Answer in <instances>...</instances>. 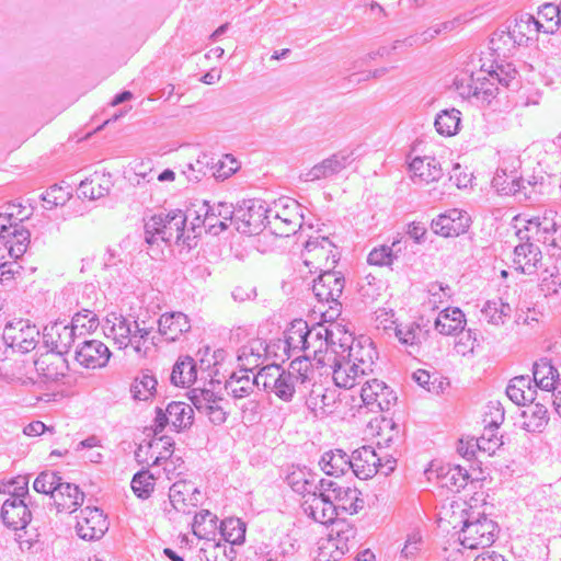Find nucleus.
<instances>
[{
	"mask_svg": "<svg viewBox=\"0 0 561 561\" xmlns=\"http://www.w3.org/2000/svg\"><path fill=\"white\" fill-rule=\"evenodd\" d=\"M110 356L108 347L98 340L83 341L76 350V360L85 368L103 367Z\"/></svg>",
	"mask_w": 561,
	"mask_h": 561,
	"instance_id": "28",
	"label": "nucleus"
},
{
	"mask_svg": "<svg viewBox=\"0 0 561 561\" xmlns=\"http://www.w3.org/2000/svg\"><path fill=\"white\" fill-rule=\"evenodd\" d=\"M192 483L186 481H178L172 484L169 491L170 503L176 511L184 510L187 502H191L195 492Z\"/></svg>",
	"mask_w": 561,
	"mask_h": 561,
	"instance_id": "53",
	"label": "nucleus"
},
{
	"mask_svg": "<svg viewBox=\"0 0 561 561\" xmlns=\"http://www.w3.org/2000/svg\"><path fill=\"white\" fill-rule=\"evenodd\" d=\"M247 525L240 518H226L220 524L224 538L232 545H241L245 538Z\"/></svg>",
	"mask_w": 561,
	"mask_h": 561,
	"instance_id": "52",
	"label": "nucleus"
},
{
	"mask_svg": "<svg viewBox=\"0 0 561 561\" xmlns=\"http://www.w3.org/2000/svg\"><path fill=\"white\" fill-rule=\"evenodd\" d=\"M107 528L106 516L98 507L87 506L77 517L76 531L81 539L98 540L104 536Z\"/></svg>",
	"mask_w": 561,
	"mask_h": 561,
	"instance_id": "19",
	"label": "nucleus"
},
{
	"mask_svg": "<svg viewBox=\"0 0 561 561\" xmlns=\"http://www.w3.org/2000/svg\"><path fill=\"white\" fill-rule=\"evenodd\" d=\"M154 488V477L148 470L137 472L131 480V489L139 499H148Z\"/></svg>",
	"mask_w": 561,
	"mask_h": 561,
	"instance_id": "58",
	"label": "nucleus"
},
{
	"mask_svg": "<svg viewBox=\"0 0 561 561\" xmlns=\"http://www.w3.org/2000/svg\"><path fill=\"white\" fill-rule=\"evenodd\" d=\"M536 394V387L531 386L528 376H516L510 380L506 387V396L517 405H525L527 402L533 403Z\"/></svg>",
	"mask_w": 561,
	"mask_h": 561,
	"instance_id": "37",
	"label": "nucleus"
},
{
	"mask_svg": "<svg viewBox=\"0 0 561 561\" xmlns=\"http://www.w3.org/2000/svg\"><path fill=\"white\" fill-rule=\"evenodd\" d=\"M334 357L332 359V377L334 383L344 389H352L359 385L369 374H362L358 364H354L346 358L345 354H341L337 350H333Z\"/></svg>",
	"mask_w": 561,
	"mask_h": 561,
	"instance_id": "20",
	"label": "nucleus"
},
{
	"mask_svg": "<svg viewBox=\"0 0 561 561\" xmlns=\"http://www.w3.org/2000/svg\"><path fill=\"white\" fill-rule=\"evenodd\" d=\"M512 313V307L502 299L488 300L481 309L484 321L492 325H502Z\"/></svg>",
	"mask_w": 561,
	"mask_h": 561,
	"instance_id": "44",
	"label": "nucleus"
},
{
	"mask_svg": "<svg viewBox=\"0 0 561 561\" xmlns=\"http://www.w3.org/2000/svg\"><path fill=\"white\" fill-rule=\"evenodd\" d=\"M517 236L520 240L535 239L552 248L561 249V237H554L557 233V222L552 210L545 211L542 216H533L526 218L522 215L515 217Z\"/></svg>",
	"mask_w": 561,
	"mask_h": 561,
	"instance_id": "4",
	"label": "nucleus"
},
{
	"mask_svg": "<svg viewBox=\"0 0 561 561\" xmlns=\"http://www.w3.org/2000/svg\"><path fill=\"white\" fill-rule=\"evenodd\" d=\"M397 244H399V241H394L391 247L380 245L378 248H374L367 256L368 264L376 266L391 265L393 260L397 257L393 253V248Z\"/></svg>",
	"mask_w": 561,
	"mask_h": 561,
	"instance_id": "59",
	"label": "nucleus"
},
{
	"mask_svg": "<svg viewBox=\"0 0 561 561\" xmlns=\"http://www.w3.org/2000/svg\"><path fill=\"white\" fill-rule=\"evenodd\" d=\"M435 329L444 335L457 334L466 325V318L459 308H445L435 320Z\"/></svg>",
	"mask_w": 561,
	"mask_h": 561,
	"instance_id": "39",
	"label": "nucleus"
},
{
	"mask_svg": "<svg viewBox=\"0 0 561 561\" xmlns=\"http://www.w3.org/2000/svg\"><path fill=\"white\" fill-rule=\"evenodd\" d=\"M170 380L174 386L185 387L196 380V364L190 356L179 358L172 368Z\"/></svg>",
	"mask_w": 561,
	"mask_h": 561,
	"instance_id": "43",
	"label": "nucleus"
},
{
	"mask_svg": "<svg viewBox=\"0 0 561 561\" xmlns=\"http://www.w3.org/2000/svg\"><path fill=\"white\" fill-rule=\"evenodd\" d=\"M3 339L8 342L12 352L28 353L39 342V330L28 320L20 319L9 322L3 329Z\"/></svg>",
	"mask_w": 561,
	"mask_h": 561,
	"instance_id": "14",
	"label": "nucleus"
},
{
	"mask_svg": "<svg viewBox=\"0 0 561 561\" xmlns=\"http://www.w3.org/2000/svg\"><path fill=\"white\" fill-rule=\"evenodd\" d=\"M268 209L260 199L243 201L236 208L234 226L243 234H259L267 226Z\"/></svg>",
	"mask_w": 561,
	"mask_h": 561,
	"instance_id": "10",
	"label": "nucleus"
},
{
	"mask_svg": "<svg viewBox=\"0 0 561 561\" xmlns=\"http://www.w3.org/2000/svg\"><path fill=\"white\" fill-rule=\"evenodd\" d=\"M102 328L105 336L112 339L122 350L129 346L131 330L137 328V321L129 320L121 313L111 312L104 319Z\"/></svg>",
	"mask_w": 561,
	"mask_h": 561,
	"instance_id": "24",
	"label": "nucleus"
},
{
	"mask_svg": "<svg viewBox=\"0 0 561 561\" xmlns=\"http://www.w3.org/2000/svg\"><path fill=\"white\" fill-rule=\"evenodd\" d=\"M287 482L294 492L307 499L320 488V481H316V474L304 470L293 471L287 476Z\"/></svg>",
	"mask_w": 561,
	"mask_h": 561,
	"instance_id": "41",
	"label": "nucleus"
},
{
	"mask_svg": "<svg viewBox=\"0 0 561 561\" xmlns=\"http://www.w3.org/2000/svg\"><path fill=\"white\" fill-rule=\"evenodd\" d=\"M345 286V278L341 272L324 271L313 280L312 291L319 302L329 304V310L323 314L330 313V318L339 316L341 304L339 299L342 296Z\"/></svg>",
	"mask_w": 561,
	"mask_h": 561,
	"instance_id": "7",
	"label": "nucleus"
},
{
	"mask_svg": "<svg viewBox=\"0 0 561 561\" xmlns=\"http://www.w3.org/2000/svg\"><path fill=\"white\" fill-rule=\"evenodd\" d=\"M541 261V251L531 242L520 243L514 249V266L524 274L533 275L537 272Z\"/></svg>",
	"mask_w": 561,
	"mask_h": 561,
	"instance_id": "33",
	"label": "nucleus"
},
{
	"mask_svg": "<svg viewBox=\"0 0 561 561\" xmlns=\"http://www.w3.org/2000/svg\"><path fill=\"white\" fill-rule=\"evenodd\" d=\"M298 550L297 540L285 528L277 527L263 541L249 548V561H289Z\"/></svg>",
	"mask_w": 561,
	"mask_h": 561,
	"instance_id": "2",
	"label": "nucleus"
},
{
	"mask_svg": "<svg viewBox=\"0 0 561 561\" xmlns=\"http://www.w3.org/2000/svg\"><path fill=\"white\" fill-rule=\"evenodd\" d=\"M543 23L529 13H522L515 18L514 24L508 27L507 36L514 44L523 45L535 38L541 32Z\"/></svg>",
	"mask_w": 561,
	"mask_h": 561,
	"instance_id": "31",
	"label": "nucleus"
},
{
	"mask_svg": "<svg viewBox=\"0 0 561 561\" xmlns=\"http://www.w3.org/2000/svg\"><path fill=\"white\" fill-rule=\"evenodd\" d=\"M34 374L22 380L23 385H36L56 381L68 370L66 358L58 352L47 351L34 360Z\"/></svg>",
	"mask_w": 561,
	"mask_h": 561,
	"instance_id": "11",
	"label": "nucleus"
},
{
	"mask_svg": "<svg viewBox=\"0 0 561 561\" xmlns=\"http://www.w3.org/2000/svg\"><path fill=\"white\" fill-rule=\"evenodd\" d=\"M533 377L535 387L545 391L556 390V382L559 380V371L548 358H540L533 365Z\"/></svg>",
	"mask_w": 561,
	"mask_h": 561,
	"instance_id": "38",
	"label": "nucleus"
},
{
	"mask_svg": "<svg viewBox=\"0 0 561 561\" xmlns=\"http://www.w3.org/2000/svg\"><path fill=\"white\" fill-rule=\"evenodd\" d=\"M329 536L334 539L344 554L356 543V528L345 520L335 523Z\"/></svg>",
	"mask_w": 561,
	"mask_h": 561,
	"instance_id": "48",
	"label": "nucleus"
},
{
	"mask_svg": "<svg viewBox=\"0 0 561 561\" xmlns=\"http://www.w3.org/2000/svg\"><path fill=\"white\" fill-rule=\"evenodd\" d=\"M255 386L254 378L251 379L248 373L240 370L232 373L226 381L225 388L233 398L243 399L252 393Z\"/></svg>",
	"mask_w": 561,
	"mask_h": 561,
	"instance_id": "45",
	"label": "nucleus"
},
{
	"mask_svg": "<svg viewBox=\"0 0 561 561\" xmlns=\"http://www.w3.org/2000/svg\"><path fill=\"white\" fill-rule=\"evenodd\" d=\"M190 400L198 413L208 417L214 425H221L227 420V412L221 402L224 399L214 390L207 388H193Z\"/></svg>",
	"mask_w": 561,
	"mask_h": 561,
	"instance_id": "16",
	"label": "nucleus"
},
{
	"mask_svg": "<svg viewBox=\"0 0 561 561\" xmlns=\"http://www.w3.org/2000/svg\"><path fill=\"white\" fill-rule=\"evenodd\" d=\"M319 490L330 493L336 517L341 514H357L364 507L362 493L355 488L343 486L333 480L321 479Z\"/></svg>",
	"mask_w": 561,
	"mask_h": 561,
	"instance_id": "12",
	"label": "nucleus"
},
{
	"mask_svg": "<svg viewBox=\"0 0 561 561\" xmlns=\"http://www.w3.org/2000/svg\"><path fill=\"white\" fill-rule=\"evenodd\" d=\"M470 479L467 469L461 466L449 467L445 472L439 474V482L443 488H447L453 492H459L463 489Z\"/></svg>",
	"mask_w": 561,
	"mask_h": 561,
	"instance_id": "50",
	"label": "nucleus"
},
{
	"mask_svg": "<svg viewBox=\"0 0 561 561\" xmlns=\"http://www.w3.org/2000/svg\"><path fill=\"white\" fill-rule=\"evenodd\" d=\"M193 217L192 210L186 213L175 209L169 213L152 215L145 221V240L148 244H158L159 241L167 244L181 241L185 243L186 221Z\"/></svg>",
	"mask_w": 561,
	"mask_h": 561,
	"instance_id": "1",
	"label": "nucleus"
},
{
	"mask_svg": "<svg viewBox=\"0 0 561 561\" xmlns=\"http://www.w3.org/2000/svg\"><path fill=\"white\" fill-rule=\"evenodd\" d=\"M343 556L344 553L342 550L329 535L328 537L319 540L316 557L318 561H339Z\"/></svg>",
	"mask_w": 561,
	"mask_h": 561,
	"instance_id": "60",
	"label": "nucleus"
},
{
	"mask_svg": "<svg viewBox=\"0 0 561 561\" xmlns=\"http://www.w3.org/2000/svg\"><path fill=\"white\" fill-rule=\"evenodd\" d=\"M470 226V217L463 210L453 208L439 214L432 220V229L442 237H457L465 233Z\"/></svg>",
	"mask_w": 561,
	"mask_h": 561,
	"instance_id": "22",
	"label": "nucleus"
},
{
	"mask_svg": "<svg viewBox=\"0 0 561 561\" xmlns=\"http://www.w3.org/2000/svg\"><path fill=\"white\" fill-rule=\"evenodd\" d=\"M193 408L184 402L172 401L165 410L157 408L153 423L154 435L162 432L168 424H171L178 432L190 427L193 424Z\"/></svg>",
	"mask_w": 561,
	"mask_h": 561,
	"instance_id": "15",
	"label": "nucleus"
},
{
	"mask_svg": "<svg viewBox=\"0 0 561 561\" xmlns=\"http://www.w3.org/2000/svg\"><path fill=\"white\" fill-rule=\"evenodd\" d=\"M492 186L504 195H512L519 191V183L516 176H507L504 171H497L492 180Z\"/></svg>",
	"mask_w": 561,
	"mask_h": 561,
	"instance_id": "64",
	"label": "nucleus"
},
{
	"mask_svg": "<svg viewBox=\"0 0 561 561\" xmlns=\"http://www.w3.org/2000/svg\"><path fill=\"white\" fill-rule=\"evenodd\" d=\"M353 161L352 151L341 150L302 172L299 178L305 182L328 179L346 169Z\"/></svg>",
	"mask_w": 561,
	"mask_h": 561,
	"instance_id": "18",
	"label": "nucleus"
},
{
	"mask_svg": "<svg viewBox=\"0 0 561 561\" xmlns=\"http://www.w3.org/2000/svg\"><path fill=\"white\" fill-rule=\"evenodd\" d=\"M560 4L559 5H556L553 3H545L542 4L539 10H538V16L541 21H545L547 23H551V25H548V26H545L542 27V32L545 33H553L554 32V27L561 25V23H559V16L561 15L560 14Z\"/></svg>",
	"mask_w": 561,
	"mask_h": 561,
	"instance_id": "62",
	"label": "nucleus"
},
{
	"mask_svg": "<svg viewBox=\"0 0 561 561\" xmlns=\"http://www.w3.org/2000/svg\"><path fill=\"white\" fill-rule=\"evenodd\" d=\"M394 335L410 355H415L420 353L422 344L427 340L428 330L416 322L400 323L394 325Z\"/></svg>",
	"mask_w": 561,
	"mask_h": 561,
	"instance_id": "30",
	"label": "nucleus"
},
{
	"mask_svg": "<svg viewBox=\"0 0 561 561\" xmlns=\"http://www.w3.org/2000/svg\"><path fill=\"white\" fill-rule=\"evenodd\" d=\"M460 115L456 108L440 111L434 123L437 133L447 137L456 135L461 123Z\"/></svg>",
	"mask_w": 561,
	"mask_h": 561,
	"instance_id": "49",
	"label": "nucleus"
},
{
	"mask_svg": "<svg viewBox=\"0 0 561 561\" xmlns=\"http://www.w3.org/2000/svg\"><path fill=\"white\" fill-rule=\"evenodd\" d=\"M335 332L324 324L318 323L311 328L308 327V333L306 335V347L304 350L305 355L309 360V356L318 357L322 353H327L331 347L335 350Z\"/></svg>",
	"mask_w": 561,
	"mask_h": 561,
	"instance_id": "26",
	"label": "nucleus"
},
{
	"mask_svg": "<svg viewBox=\"0 0 561 561\" xmlns=\"http://www.w3.org/2000/svg\"><path fill=\"white\" fill-rule=\"evenodd\" d=\"M313 373L307 357H295L287 370H284L275 387L270 391L285 402L293 400L296 392L305 393L311 382Z\"/></svg>",
	"mask_w": 561,
	"mask_h": 561,
	"instance_id": "3",
	"label": "nucleus"
},
{
	"mask_svg": "<svg viewBox=\"0 0 561 561\" xmlns=\"http://www.w3.org/2000/svg\"><path fill=\"white\" fill-rule=\"evenodd\" d=\"M211 169L213 175L217 180L224 181L237 172L239 162L231 154H225L216 162H213Z\"/></svg>",
	"mask_w": 561,
	"mask_h": 561,
	"instance_id": "61",
	"label": "nucleus"
},
{
	"mask_svg": "<svg viewBox=\"0 0 561 561\" xmlns=\"http://www.w3.org/2000/svg\"><path fill=\"white\" fill-rule=\"evenodd\" d=\"M308 333V323L301 319L294 320L285 332V340L282 342L283 351L288 358L291 356H301L306 347V335Z\"/></svg>",
	"mask_w": 561,
	"mask_h": 561,
	"instance_id": "36",
	"label": "nucleus"
},
{
	"mask_svg": "<svg viewBox=\"0 0 561 561\" xmlns=\"http://www.w3.org/2000/svg\"><path fill=\"white\" fill-rule=\"evenodd\" d=\"M412 181L415 184H430L443 176L439 161L430 156L415 157L409 164Z\"/></svg>",
	"mask_w": 561,
	"mask_h": 561,
	"instance_id": "29",
	"label": "nucleus"
},
{
	"mask_svg": "<svg viewBox=\"0 0 561 561\" xmlns=\"http://www.w3.org/2000/svg\"><path fill=\"white\" fill-rule=\"evenodd\" d=\"M283 369L278 365H266L260 369V371L253 377L256 387H263V389L270 392L275 387L278 378L282 377Z\"/></svg>",
	"mask_w": 561,
	"mask_h": 561,
	"instance_id": "55",
	"label": "nucleus"
},
{
	"mask_svg": "<svg viewBox=\"0 0 561 561\" xmlns=\"http://www.w3.org/2000/svg\"><path fill=\"white\" fill-rule=\"evenodd\" d=\"M333 248V243L327 237L311 238L305 245L306 254L310 256V259H324L328 262L330 255H332V263H335V255L332 254Z\"/></svg>",
	"mask_w": 561,
	"mask_h": 561,
	"instance_id": "51",
	"label": "nucleus"
},
{
	"mask_svg": "<svg viewBox=\"0 0 561 561\" xmlns=\"http://www.w3.org/2000/svg\"><path fill=\"white\" fill-rule=\"evenodd\" d=\"M268 346L263 340L254 339L249 341L238 351L240 370L249 373L260 367L265 359Z\"/></svg>",
	"mask_w": 561,
	"mask_h": 561,
	"instance_id": "32",
	"label": "nucleus"
},
{
	"mask_svg": "<svg viewBox=\"0 0 561 561\" xmlns=\"http://www.w3.org/2000/svg\"><path fill=\"white\" fill-rule=\"evenodd\" d=\"M351 458V470L357 478L367 480L379 472L382 456L378 454L374 447L362 446L353 451Z\"/></svg>",
	"mask_w": 561,
	"mask_h": 561,
	"instance_id": "27",
	"label": "nucleus"
},
{
	"mask_svg": "<svg viewBox=\"0 0 561 561\" xmlns=\"http://www.w3.org/2000/svg\"><path fill=\"white\" fill-rule=\"evenodd\" d=\"M517 70L515 67L510 64L496 65V68L489 72V77L486 79H491L494 82V87L496 83L502 84L505 88H511L513 85H517Z\"/></svg>",
	"mask_w": 561,
	"mask_h": 561,
	"instance_id": "54",
	"label": "nucleus"
},
{
	"mask_svg": "<svg viewBox=\"0 0 561 561\" xmlns=\"http://www.w3.org/2000/svg\"><path fill=\"white\" fill-rule=\"evenodd\" d=\"M21 490L22 495L27 493L25 488H21ZM20 496L21 494H12L3 502L1 508L4 525L14 530L24 529L32 518L30 508Z\"/></svg>",
	"mask_w": 561,
	"mask_h": 561,
	"instance_id": "23",
	"label": "nucleus"
},
{
	"mask_svg": "<svg viewBox=\"0 0 561 561\" xmlns=\"http://www.w3.org/2000/svg\"><path fill=\"white\" fill-rule=\"evenodd\" d=\"M70 191L55 184L50 186L43 195V201L46 208L51 209L57 206H62L70 198Z\"/></svg>",
	"mask_w": 561,
	"mask_h": 561,
	"instance_id": "63",
	"label": "nucleus"
},
{
	"mask_svg": "<svg viewBox=\"0 0 561 561\" xmlns=\"http://www.w3.org/2000/svg\"><path fill=\"white\" fill-rule=\"evenodd\" d=\"M499 527L495 522L485 515L468 516L459 533L460 543L468 549L490 547L497 537Z\"/></svg>",
	"mask_w": 561,
	"mask_h": 561,
	"instance_id": "5",
	"label": "nucleus"
},
{
	"mask_svg": "<svg viewBox=\"0 0 561 561\" xmlns=\"http://www.w3.org/2000/svg\"><path fill=\"white\" fill-rule=\"evenodd\" d=\"M158 328L167 341H176L183 333L190 331L191 322L183 312H165L160 316Z\"/></svg>",
	"mask_w": 561,
	"mask_h": 561,
	"instance_id": "34",
	"label": "nucleus"
},
{
	"mask_svg": "<svg viewBox=\"0 0 561 561\" xmlns=\"http://www.w3.org/2000/svg\"><path fill=\"white\" fill-rule=\"evenodd\" d=\"M523 427L528 432H541L548 424L549 416L546 405L541 403H531L523 411Z\"/></svg>",
	"mask_w": 561,
	"mask_h": 561,
	"instance_id": "42",
	"label": "nucleus"
},
{
	"mask_svg": "<svg viewBox=\"0 0 561 561\" xmlns=\"http://www.w3.org/2000/svg\"><path fill=\"white\" fill-rule=\"evenodd\" d=\"M193 221L192 230L203 225L208 229L209 232L218 234L226 230L229 222L234 224L236 209L232 204L219 202L214 205H209L208 202H204L199 210H192Z\"/></svg>",
	"mask_w": 561,
	"mask_h": 561,
	"instance_id": "8",
	"label": "nucleus"
},
{
	"mask_svg": "<svg viewBox=\"0 0 561 561\" xmlns=\"http://www.w3.org/2000/svg\"><path fill=\"white\" fill-rule=\"evenodd\" d=\"M299 205L295 201H279L274 208L268 209L267 225L274 232L282 237H289L302 225V218L298 213Z\"/></svg>",
	"mask_w": 561,
	"mask_h": 561,
	"instance_id": "13",
	"label": "nucleus"
},
{
	"mask_svg": "<svg viewBox=\"0 0 561 561\" xmlns=\"http://www.w3.org/2000/svg\"><path fill=\"white\" fill-rule=\"evenodd\" d=\"M157 385L156 377L149 370L142 371L131 383V396L135 400L147 401L154 396Z\"/></svg>",
	"mask_w": 561,
	"mask_h": 561,
	"instance_id": "47",
	"label": "nucleus"
},
{
	"mask_svg": "<svg viewBox=\"0 0 561 561\" xmlns=\"http://www.w3.org/2000/svg\"><path fill=\"white\" fill-rule=\"evenodd\" d=\"M476 76L470 71H460L453 79V88L462 99L474 100L477 103L490 104L497 94V87L486 77Z\"/></svg>",
	"mask_w": 561,
	"mask_h": 561,
	"instance_id": "6",
	"label": "nucleus"
},
{
	"mask_svg": "<svg viewBox=\"0 0 561 561\" xmlns=\"http://www.w3.org/2000/svg\"><path fill=\"white\" fill-rule=\"evenodd\" d=\"M304 513L313 522L327 525L336 518L334 505L331 503L330 493L318 490L301 503Z\"/></svg>",
	"mask_w": 561,
	"mask_h": 561,
	"instance_id": "21",
	"label": "nucleus"
},
{
	"mask_svg": "<svg viewBox=\"0 0 561 561\" xmlns=\"http://www.w3.org/2000/svg\"><path fill=\"white\" fill-rule=\"evenodd\" d=\"M61 479L55 471H43L34 480L33 489L38 493L49 494L53 497V493L56 492Z\"/></svg>",
	"mask_w": 561,
	"mask_h": 561,
	"instance_id": "57",
	"label": "nucleus"
},
{
	"mask_svg": "<svg viewBox=\"0 0 561 561\" xmlns=\"http://www.w3.org/2000/svg\"><path fill=\"white\" fill-rule=\"evenodd\" d=\"M54 503L59 512H75L84 501V493L79 486L60 481L56 492L53 493Z\"/></svg>",
	"mask_w": 561,
	"mask_h": 561,
	"instance_id": "35",
	"label": "nucleus"
},
{
	"mask_svg": "<svg viewBox=\"0 0 561 561\" xmlns=\"http://www.w3.org/2000/svg\"><path fill=\"white\" fill-rule=\"evenodd\" d=\"M360 398L371 412L388 411L397 400L393 391L383 381L376 378L364 382L360 388Z\"/></svg>",
	"mask_w": 561,
	"mask_h": 561,
	"instance_id": "17",
	"label": "nucleus"
},
{
	"mask_svg": "<svg viewBox=\"0 0 561 561\" xmlns=\"http://www.w3.org/2000/svg\"><path fill=\"white\" fill-rule=\"evenodd\" d=\"M341 343L339 351L341 354H345L346 358L351 359L354 364H358L362 368V374H371L374 366L375 350L371 343L362 344L359 341L354 342L352 336H345L340 339Z\"/></svg>",
	"mask_w": 561,
	"mask_h": 561,
	"instance_id": "25",
	"label": "nucleus"
},
{
	"mask_svg": "<svg viewBox=\"0 0 561 561\" xmlns=\"http://www.w3.org/2000/svg\"><path fill=\"white\" fill-rule=\"evenodd\" d=\"M83 317L80 313H76L72 318L71 324L64 322L53 323L50 327L45 328L44 337L47 343L53 346V352H58L61 355L67 353L76 340V330L78 328L91 331L98 328L99 322L94 317L91 316L88 324L82 322Z\"/></svg>",
	"mask_w": 561,
	"mask_h": 561,
	"instance_id": "9",
	"label": "nucleus"
},
{
	"mask_svg": "<svg viewBox=\"0 0 561 561\" xmlns=\"http://www.w3.org/2000/svg\"><path fill=\"white\" fill-rule=\"evenodd\" d=\"M334 402L333 394L328 392L321 385L313 386L307 399V405L312 411L327 412V408Z\"/></svg>",
	"mask_w": 561,
	"mask_h": 561,
	"instance_id": "56",
	"label": "nucleus"
},
{
	"mask_svg": "<svg viewBox=\"0 0 561 561\" xmlns=\"http://www.w3.org/2000/svg\"><path fill=\"white\" fill-rule=\"evenodd\" d=\"M30 232L28 230L20 227L15 224L9 233V238L3 239L4 245L13 259L21 257L27 250L30 243Z\"/></svg>",
	"mask_w": 561,
	"mask_h": 561,
	"instance_id": "46",
	"label": "nucleus"
},
{
	"mask_svg": "<svg viewBox=\"0 0 561 561\" xmlns=\"http://www.w3.org/2000/svg\"><path fill=\"white\" fill-rule=\"evenodd\" d=\"M319 465L325 474L339 477L352 469V458L342 449H335L324 453Z\"/></svg>",
	"mask_w": 561,
	"mask_h": 561,
	"instance_id": "40",
	"label": "nucleus"
}]
</instances>
